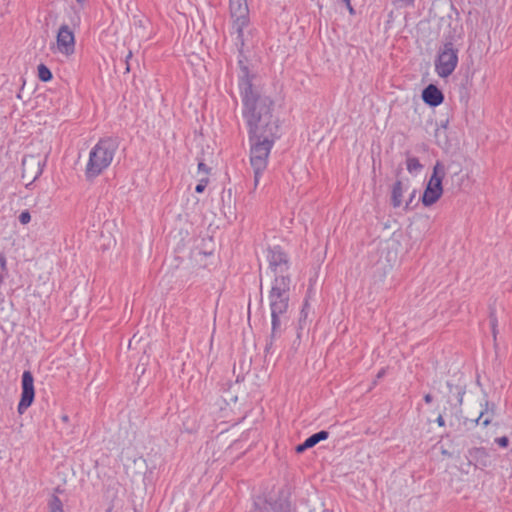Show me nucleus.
I'll use <instances>...</instances> for the list:
<instances>
[{"mask_svg":"<svg viewBox=\"0 0 512 512\" xmlns=\"http://www.w3.org/2000/svg\"><path fill=\"white\" fill-rule=\"evenodd\" d=\"M422 99L426 104L436 107L443 102L444 95L437 86L429 84L422 92Z\"/></svg>","mask_w":512,"mask_h":512,"instance_id":"ddd939ff","label":"nucleus"},{"mask_svg":"<svg viewBox=\"0 0 512 512\" xmlns=\"http://www.w3.org/2000/svg\"><path fill=\"white\" fill-rule=\"evenodd\" d=\"M383 373H384V371L379 372L378 377H382Z\"/></svg>","mask_w":512,"mask_h":512,"instance_id":"e433bc0d","label":"nucleus"},{"mask_svg":"<svg viewBox=\"0 0 512 512\" xmlns=\"http://www.w3.org/2000/svg\"><path fill=\"white\" fill-rule=\"evenodd\" d=\"M78 3L82 4L84 0H77Z\"/></svg>","mask_w":512,"mask_h":512,"instance_id":"4c0bfd02","label":"nucleus"},{"mask_svg":"<svg viewBox=\"0 0 512 512\" xmlns=\"http://www.w3.org/2000/svg\"><path fill=\"white\" fill-rule=\"evenodd\" d=\"M398 1L401 2L402 4L408 6V5H413L415 0H398Z\"/></svg>","mask_w":512,"mask_h":512,"instance_id":"7c9ffc66","label":"nucleus"},{"mask_svg":"<svg viewBox=\"0 0 512 512\" xmlns=\"http://www.w3.org/2000/svg\"><path fill=\"white\" fill-rule=\"evenodd\" d=\"M57 46L60 52L71 54L74 52L75 38L72 30L66 24L59 28L57 34Z\"/></svg>","mask_w":512,"mask_h":512,"instance_id":"9b49d317","label":"nucleus"},{"mask_svg":"<svg viewBox=\"0 0 512 512\" xmlns=\"http://www.w3.org/2000/svg\"><path fill=\"white\" fill-rule=\"evenodd\" d=\"M415 193H416V191L414 190V191L412 192V194H411V197H410V201H409V202H411V201H412V199H413V198H414V196H415Z\"/></svg>","mask_w":512,"mask_h":512,"instance_id":"c9c22d12","label":"nucleus"},{"mask_svg":"<svg viewBox=\"0 0 512 512\" xmlns=\"http://www.w3.org/2000/svg\"><path fill=\"white\" fill-rule=\"evenodd\" d=\"M406 167L409 173L417 174L423 169V165L419 162L418 158L407 156Z\"/></svg>","mask_w":512,"mask_h":512,"instance_id":"dca6fc26","label":"nucleus"},{"mask_svg":"<svg viewBox=\"0 0 512 512\" xmlns=\"http://www.w3.org/2000/svg\"><path fill=\"white\" fill-rule=\"evenodd\" d=\"M0 269L1 272L8 273L6 256L2 252L0 253Z\"/></svg>","mask_w":512,"mask_h":512,"instance_id":"b1692460","label":"nucleus"},{"mask_svg":"<svg viewBox=\"0 0 512 512\" xmlns=\"http://www.w3.org/2000/svg\"><path fill=\"white\" fill-rule=\"evenodd\" d=\"M492 326H493V334L495 335V326H496V320H492Z\"/></svg>","mask_w":512,"mask_h":512,"instance_id":"f704fd0d","label":"nucleus"},{"mask_svg":"<svg viewBox=\"0 0 512 512\" xmlns=\"http://www.w3.org/2000/svg\"><path fill=\"white\" fill-rule=\"evenodd\" d=\"M38 78L43 82H48L52 79V72L46 65H38Z\"/></svg>","mask_w":512,"mask_h":512,"instance_id":"6ab92c4d","label":"nucleus"},{"mask_svg":"<svg viewBox=\"0 0 512 512\" xmlns=\"http://www.w3.org/2000/svg\"><path fill=\"white\" fill-rule=\"evenodd\" d=\"M432 400H433V397H432V395H431V394H426V395L424 396V401H425L427 404L431 403V402H432Z\"/></svg>","mask_w":512,"mask_h":512,"instance_id":"c756f323","label":"nucleus"},{"mask_svg":"<svg viewBox=\"0 0 512 512\" xmlns=\"http://www.w3.org/2000/svg\"><path fill=\"white\" fill-rule=\"evenodd\" d=\"M239 65L242 117L248 130L250 163L254 171V186L257 187L267 168L271 149L280 137L279 119L274 115V101L252 84L248 68L241 60Z\"/></svg>","mask_w":512,"mask_h":512,"instance_id":"f257e3e1","label":"nucleus"},{"mask_svg":"<svg viewBox=\"0 0 512 512\" xmlns=\"http://www.w3.org/2000/svg\"><path fill=\"white\" fill-rule=\"evenodd\" d=\"M229 11L232 19L231 34L235 36V46L239 52H242L245 41L247 40L245 28H247L250 23L247 0H229Z\"/></svg>","mask_w":512,"mask_h":512,"instance_id":"7ed1b4c3","label":"nucleus"},{"mask_svg":"<svg viewBox=\"0 0 512 512\" xmlns=\"http://www.w3.org/2000/svg\"><path fill=\"white\" fill-rule=\"evenodd\" d=\"M329 436L328 431L321 430L317 433L312 434L306 439V445H309L310 448L314 447L316 444H318L320 441L326 440Z\"/></svg>","mask_w":512,"mask_h":512,"instance_id":"f3484780","label":"nucleus"},{"mask_svg":"<svg viewBox=\"0 0 512 512\" xmlns=\"http://www.w3.org/2000/svg\"><path fill=\"white\" fill-rule=\"evenodd\" d=\"M22 393L18 404V412L23 413L31 406L35 397L34 378L30 371H24L21 380Z\"/></svg>","mask_w":512,"mask_h":512,"instance_id":"1a4fd4ad","label":"nucleus"},{"mask_svg":"<svg viewBox=\"0 0 512 512\" xmlns=\"http://www.w3.org/2000/svg\"><path fill=\"white\" fill-rule=\"evenodd\" d=\"M291 280H272L268 294L271 312L287 313L290 302Z\"/></svg>","mask_w":512,"mask_h":512,"instance_id":"423d86ee","label":"nucleus"},{"mask_svg":"<svg viewBox=\"0 0 512 512\" xmlns=\"http://www.w3.org/2000/svg\"><path fill=\"white\" fill-rule=\"evenodd\" d=\"M289 489H281L276 498L258 496L252 512H292Z\"/></svg>","mask_w":512,"mask_h":512,"instance_id":"0eeeda50","label":"nucleus"},{"mask_svg":"<svg viewBox=\"0 0 512 512\" xmlns=\"http://www.w3.org/2000/svg\"><path fill=\"white\" fill-rule=\"evenodd\" d=\"M344 4L348 8L350 14H354L355 13L354 8L351 5V0H348V3H344Z\"/></svg>","mask_w":512,"mask_h":512,"instance_id":"c85d7f7f","label":"nucleus"},{"mask_svg":"<svg viewBox=\"0 0 512 512\" xmlns=\"http://www.w3.org/2000/svg\"><path fill=\"white\" fill-rule=\"evenodd\" d=\"M268 270L273 280H291L290 260L280 246L270 247L267 251Z\"/></svg>","mask_w":512,"mask_h":512,"instance_id":"39448f33","label":"nucleus"},{"mask_svg":"<svg viewBox=\"0 0 512 512\" xmlns=\"http://www.w3.org/2000/svg\"><path fill=\"white\" fill-rule=\"evenodd\" d=\"M404 192V187L402 181L398 180L393 185L392 194H391V203L393 207H400L402 204V196Z\"/></svg>","mask_w":512,"mask_h":512,"instance_id":"2eb2a0df","label":"nucleus"},{"mask_svg":"<svg viewBox=\"0 0 512 512\" xmlns=\"http://www.w3.org/2000/svg\"><path fill=\"white\" fill-rule=\"evenodd\" d=\"M287 322V313L271 312V334L270 343L266 347L267 349L273 341L277 340L282 335Z\"/></svg>","mask_w":512,"mask_h":512,"instance_id":"f8f14e48","label":"nucleus"},{"mask_svg":"<svg viewBox=\"0 0 512 512\" xmlns=\"http://www.w3.org/2000/svg\"><path fill=\"white\" fill-rule=\"evenodd\" d=\"M208 183H209V179H208V177H201V178L199 179L198 184H197V185H196V187H195V192H196V193H202V192H204V190H205V188L207 187Z\"/></svg>","mask_w":512,"mask_h":512,"instance_id":"412c9836","label":"nucleus"},{"mask_svg":"<svg viewBox=\"0 0 512 512\" xmlns=\"http://www.w3.org/2000/svg\"><path fill=\"white\" fill-rule=\"evenodd\" d=\"M61 419H62L63 422H68L69 417H68V415L64 414V415L61 416Z\"/></svg>","mask_w":512,"mask_h":512,"instance_id":"72a5a7b5","label":"nucleus"},{"mask_svg":"<svg viewBox=\"0 0 512 512\" xmlns=\"http://www.w3.org/2000/svg\"><path fill=\"white\" fill-rule=\"evenodd\" d=\"M436 423L440 426V427H444L445 426V420L443 418V416L440 414L437 419H436Z\"/></svg>","mask_w":512,"mask_h":512,"instance_id":"cd10ccee","label":"nucleus"},{"mask_svg":"<svg viewBox=\"0 0 512 512\" xmlns=\"http://www.w3.org/2000/svg\"><path fill=\"white\" fill-rule=\"evenodd\" d=\"M31 221V215L28 210H24L19 215V222L23 225L28 224Z\"/></svg>","mask_w":512,"mask_h":512,"instance_id":"4be33fe9","label":"nucleus"},{"mask_svg":"<svg viewBox=\"0 0 512 512\" xmlns=\"http://www.w3.org/2000/svg\"><path fill=\"white\" fill-rule=\"evenodd\" d=\"M309 308H310V306H309L308 300L306 299L303 304V307L301 309V312H300V317H299V328L300 329L303 328V323L306 321V319L308 317Z\"/></svg>","mask_w":512,"mask_h":512,"instance_id":"aec40b11","label":"nucleus"},{"mask_svg":"<svg viewBox=\"0 0 512 512\" xmlns=\"http://www.w3.org/2000/svg\"><path fill=\"white\" fill-rule=\"evenodd\" d=\"M7 276H8V273H5V272L0 273V285L3 283V281L5 280V278Z\"/></svg>","mask_w":512,"mask_h":512,"instance_id":"2f4dec72","label":"nucleus"},{"mask_svg":"<svg viewBox=\"0 0 512 512\" xmlns=\"http://www.w3.org/2000/svg\"><path fill=\"white\" fill-rule=\"evenodd\" d=\"M495 412V404L489 403V401H485V404L482 405V409L479 413V416L474 420L475 424H481L483 427H487L491 421L492 416Z\"/></svg>","mask_w":512,"mask_h":512,"instance_id":"4468645a","label":"nucleus"},{"mask_svg":"<svg viewBox=\"0 0 512 512\" xmlns=\"http://www.w3.org/2000/svg\"><path fill=\"white\" fill-rule=\"evenodd\" d=\"M132 57V52L129 51L127 56H126V59H125V63H126V68H125V72H129L130 71V65H129V59Z\"/></svg>","mask_w":512,"mask_h":512,"instance_id":"bb28decb","label":"nucleus"},{"mask_svg":"<svg viewBox=\"0 0 512 512\" xmlns=\"http://www.w3.org/2000/svg\"><path fill=\"white\" fill-rule=\"evenodd\" d=\"M210 172V168L203 162L198 163V173L203 174V177H207Z\"/></svg>","mask_w":512,"mask_h":512,"instance_id":"5701e85b","label":"nucleus"},{"mask_svg":"<svg viewBox=\"0 0 512 512\" xmlns=\"http://www.w3.org/2000/svg\"><path fill=\"white\" fill-rule=\"evenodd\" d=\"M343 3H348V0H342Z\"/></svg>","mask_w":512,"mask_h":512,"instance_id":"58836bf2","label":"nucleus"},{"mask_svg":"<svg viewBox=\"0 0 512 512\" xmlns=\"http://www.w3.org/2000/svg\"><path fill=\"white\" fill-rule=\"evenodd\" d=\"M48 508V512H64L62 501L56 495H53L49 500Z\"/></svg>","mask_w":512,"mask_h":512,"instance_id":"a211bd4d","label":"nucleus"},{"mask_svg":"<svg viewBox=\"0 0 512 512\" xmlns=\"http://www.w3.org/2000/svg\"><path fill=\"white\" fill-rule=\"evenodd\" d=\"M495 443L502 448H506L509 444V439L506 436L498 437L495 439Z\"/></svg>","mask_w":512,"mask_h":512,"instance_id":"393cba45","label":"nucleus"},{"mask_svg":"<svg viewBox=\"0 0 512 512\" xmlns=\"http://www.w3.org/2000/svg\"><path fill=\"white\" fill-rule=\"evenodd\" d=\"M118 146L117 139L112 137L102 138L97 142L89 153L85 168V176L88 180L96 178L110 166Z\"/></svg>","mask_w":512,"mask_h":512,"instance_id":"f03ea898","label":"nucleus"},{"mask_svg":"<svg viewBox=\"0 0 512 512\" xmlns=\"http://www.w3.org/2000/svg\"><path fill=\"white\" fill-rule=\"evenodd\" d=\"M309 448H310V446L306 445V440H305L303 443L297 445L295 450L297 453H303L305 450H307Z\"/></svg>","mask_w":512,"mask_h":512,"instance_id":"a878e982","label":"nucleus"},{"mask_svg":"<svg viewBox=\"0 0 512 512\" xmlns=\"http://www.w3.org/2000/svg\"><path fill=\"white\" fill-rule=\"evenodd\" d=\"M458 64V50L454 48L453 43L447 42L439 50L435 60V70L439 77L447 78L450 76Z\"/></svg>","mask_w":512,"mask_h":512,"instance_id":"6e6552de","label":"nucleus"},{"mask_svg":"<svg viewBox=\"0 0 512 512\" xmlns=\"http://www.w3.org/2000/svg\"><path fill=\"white\" fill-rule=\"evenodd\" d=\"M43 171V164L38 157L27 156L22 160V177L31 181L36 180Z\"/></svg>","mask_w":512,"mask_h":512,"instance_id":"9d476101","label":"nucleus"},{"mask_svg":"<svg viewBox=\"0 0 512 512\" xmlns=\"http://www.w3.org/2000/svg\"><path fill=\"white\" fill-rule=\"evenodd\" d=\"M447 172L457 175L460 172V165L455 162H451L445 166L442 162L437 161L433 167V173L422 196V203L425 206L433 205L441 197L443 193L442 180L446 176Z\"/></svg>","mask_w":512,"mask_h":512,"instance_id":"20e7f679","label":"nucleus"},{"mask_svg":"<svg viewBox=\"0 0 512 512\" xmlns=\"http://www.w3.org/2000/svg\"><path fill=\"white\" fill-rule=\"evenodd\" d=\"M459 403L461 404L462 403V400H463V395H464V392L462 391H459Z\"/></svg>","mask_w":512,"mask_h":512,"instance_id":"473e14b6","label":"nucleus"}]
</instances>
